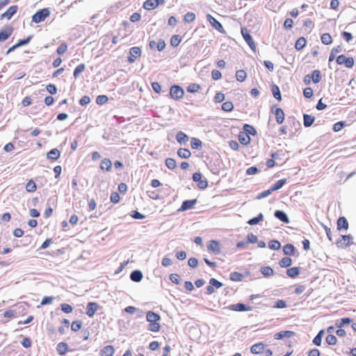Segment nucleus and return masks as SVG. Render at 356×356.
Wrapping results in <instances>:
<instances>
[{
	"label": "nucleus",
	"instance_id": "8",
	"mask_svg": "<svg viewBox=\"0 0 356 356\" xmlns=\"http://www.w3.org/2000/svg\"><path fill=\"white\" fill-rule=\"evenodd\" d=\"M229 309L236 312H245V311H251L252 307L249 306H246L243 303H237L235 305H231L229 306Z\"/></svg>",
	"mask_w": 356,
	"mask_h": 356
},
{
	"label": "nucleus",
	"instance_id": "37",
	"mask_svg": "<svg viewBox=\"0 0 356 356\" xmlns=\"http://www.w3.org/2000/svg\"><path fill=\"white\" fill-rule=\"evenodd\" d=\"M238 140L240 143L243 145H248L250 142V138L248 134L245 133H242L238 136Z\"/></svg>",
	"mask_w": 356,
	"mask_h": 356
},
{
	"label": "nucleus",
	"instance_id": "9",
	"mask_svg": "<svg viewBox=\"0 0 356 356\" xmlns=\"http://www.w3.org/2000/svg\"><path fill=\"white\" fill-rule=\"evenodd\" d=\"M13 29L11 26H6L0 31V41L6 40L12 34Z\"/></svg>",
	"mask_w": 356,
	"mask_h": 356
},
{
	"label": "nucleus",
	"instance_id": "16",
	"mask_svg": "<svg viewBox=\"0 0 356 356\" xmlns=\"http://www.w3.org/2000/svg\"><path fill=\"white\" fill-rule=\"evenodd\" d=\"M143 275L142 272L138 270H135L132 271L130 275L131 280L136 282H140L141 280L143 279Z\"/></svg>",
	"mask_w": 356,
	"mask_h": 356
},
{
	"label": "nucleus",
	"instance_id": "51",
	"mask_svg": "<svg viewBox=\"0 0 356 356\" xmlns=\"http://www.w3.org/2000/svg\"><path fill=\"white\" fill-rule=\"evenodd\" d=\"M325 341H326L327 344L333 346V345H335L337 343V337L334 335L330 334H328L326 337Z\"/></svg>",
	"mask_w": 356,
	"mask_h": 356
},
{
	"label": "nucleus",
	"instance_id": "21",
	"mask_svg": "<svg viewBox=\"0 0 356 356\" xmlns=\"http://www.w3.org/2000/svg\"><path fill=\"white\" fill-rule=\"evenodd\" d=\"M159 6L158 1L147 0L143 4V8L146 10H152Z\"/></svg>",
	"mask_w": 356,
	"mask_h": 356
},
{
	"label": "nucleus",
	"instance_id": "32",
	"mask_svg": "<svg viewBox=\"0 0 356 356\" xmlns=\"http://www.w3.org/2000/svg\"><path fill=\"white\" fill-rule=\"evenodd\" d=\"M286 179H282L280 180H278L275 184H273L270 188L272 192L277 191L280 189L286 183Z\"/></svg>",
	"mask_w": 356,
	"mask_h": 356
},
{
	"label": "nucleus",
	"instance_id": "60",
	"mask_svg": "<svg viewBox=\"0 0 356 356\" xmlns=\"http://www.w3.org/2000/svg\"><path fill=\"white\" fill-rule=\"evenodd\" d=\"M61 309L63 312L69 314L72 312L73 308L70 305L64 303L61 305Z\"/></svg>",
	"mask_w": 356,
	"mask_h": 356
},
{
	"label": "nucleus",
	"instance_id": "45",
	"mask_svg": "<svg viewBox=\"0 0 356 356\" xmlns=\"http://www.w3.org/2000/svg\"><path fill=\"white\" fill-rule=\"evenodd\" d=\"M342 50L341 47L340 46H338L337 47H334L330 54L329 56V62H332L334 60L335 56L337 53L341 52Z\"/></svg>",
	"mask_w": 356,
	"mask_h": 356
},
{
	"label": "nucleus",
	"instance_id": "20",
	"mask_svg": "<svg viewBox=\"0 0 356 356\" xmlns=\"http://www.w3.org/2000/svg\"><path fill=\"white\" fill-rule=\"evenodd\" d=\"M176 139L180 144H186L188 140V136L182 131H179L176 135Z\"/></svg>",
	"mask_w": 356,
	"mask_h": 356
},
{
	"label": "nucleus",
	"instance_id": "49",
	"mask_svg": "<svg viewBox=\"0 0 356 356\" xmlns=\"http://www.w3.org/2000/svg\"><path fill=\"white\" fill-rule=\"evenodd\" d=\"M181 38L179 35H174L172 36V38L170 39V44L172 47H176L179 44V43L181 42Z\"/></svg>",
	"mask_w": 356,
	"mask_h": 356
},
{
	"label": "nucleus",
	"instance_id": "39",
	"mask_svg": "<svg viewBox=\"0 0 356 356\" xmlns=\"http://www.w3.org/2000/svg\"><path fill=\"white\" fill-rule=\"evenodd\" d=\"M312 76V81L314 83H318L320 82L321 79V73L319 70H314L312 72V74L311 75Z\"/></svg>",
	"mask_w": 356,
	"mask_h": 356
},
{
	"label": "nucleus",
	"instance_id": "4",
	"mask_svg": "<svg viewBox=\"0 0 356 356\" xmlns=\"http://www.w3.org/2000/svg\"><path fill=\"white\" fill-rule=\"evenodd\" d=\"M241 34H242L243 38L245 40V41L247 42V44L249 45V47L251 48V49L254 51L256 49V45L254 44V42L252 36L249 33V31H248V29L246 28L243 27V28H241Z\"/></svg>",
	"mask_w": 356,
	"mask_h": 356
},
{
	"label": "nucleus",
	"instance_id": "55",
	"mask_svg": "<svg viewBox=\"0 0 356 356\" xmlns=\"http://www.w3.org/2000/svg\"><path fill=\"white\" fill-rule=\"evenodd\" d=\"M85 70V65L84 64H79L74 70V76L75 78H77L79 75L83 72Z\"/></svg>",
	"mask_w": 356,
	"mask_h": 356
},
{
	"label": "nucleus",
	"instance_id": "50",
	"mask_svg": "<svg viewBox=\"0 0 356 356\" xmlns=\"http://www.w3.org/2000/svg\"><path fill=\"white\" fill-rule=\"evenodd\" d=\"M200 89V86L199 84L191 83L187 87L186 90L188 92L194 93L198 92Z\"/></svg>",
	"mask_w": 356,
	"mask_h": 356
},
{
	"label": "nucleus",
	"instance_id": "43",
	"mask_svg": "<svg viewBox=\"0 0 356 356\" xmlns=\"http://www.w3.org/2000/svg\"><path fill=\"white\" fill-rule=\"evenodd\" d=\"M321 40L322 43L326 45L330 44L332 42V37L329 33H323L321 37Z\"/></svg>",
	"mask_w": 356,
	"mask_h": 356
},
{
	"label": "nucleus",
	"instance_id": "61",
	"mask_svg": "<svg viewBox=\"0 0 356 356\" xmlns=\"http://www.w3.org/2000/svg\"><path fill=\"white\" fill-rule=\"evenodd\" d=\"M31 38H32V36H31V35H29V36H28V37H27L26 38H25V39L19 40L16 43L17 47H22V46H23V45L27 44L30 42V40H31Z\"/></svg>",
	"mask_w": 356,
	"mask_h": 356
},
{
	"label": "nucleus",
	"instance_id": "22",
	"mask_svg": "<svg viewBox=\"0 0 356 356\" xmlns=\"http://www.w3.org/2000/svg\"><path fill=\"white\" fill-rule=\"evenodd\" d=\"M348 228V222L345 217H340L337 220V229H347Z\"/></svg>",
	"mask_w": 356,
	"mask_h": 356
},
{
	"label": "nucleus",
	"instance_id": "14",
	"mask_svg": "<svg viewBox=\"0 0 356 356\" xmlns=\"http://www.w3.org/2000/svg\"><path fill=\"white\" fill-rule=\"evenodd\" d=\"M264 348L265 344L261 342L255 343L251 346L250 352L252 354H259L262 353V351L264 350Z\"/></svg>",
	"mask_w": 356,
	"mask_h": 356
},
{
	"label": "nucleus",
	"instance_id": "25",
	"mask_svg": "<svg viewBox=\"0 0 356 356\" xmlns=\"http://www.w3.org/2000/svg\"><path fill=\"white\" fill-rule=\"evenodd\" d=\"M208 248L216 254H218L220 252V244L216 241H211Z\"/></svg>",
	"mask_w": 356,
	"mask_h": 356
},
{
	"label": "nucleus",
	"instance_id": "15",
	"mask_svg": "<svg viewBox=\"0 0 356 356\" xmlns=\"http://www.w3.org/2000/svg\"><path fill=\"white\" fill-rule=\"evenodd\" d=\"M295 334V332L290 330L281 331L275 334V339H282L284 337L290 338Z\"/></svg>",
	"mask_w": 356,
	"mask_h": 356
},
{
	"label": "nucleus",
	"instance_id": "36",
	"mask_svg": "<svg viewBox=\"0 0 356 356\" xmlns=\"http://www.w3.org/2000/svg\"><path fill=\"white\" fill-rule=\"evenodd\" d=\"M243 130L245 132V134L248 135L251 134L252 136H255L257 134L256 129L252 125L248 124H244Z\"/></svg>",
	"mask_w": 356,
	"mask_h": 356
},
{
	"label": "nucleus",
	"instance_id": "33",
	"mask_svg": "<svg viewBox=\"0 0 356 356\" xmlns=\"http://www.w3.org/2000/svg\"><path fill=\"white\" fill-rule=\"evenodd\" d=\"M306 43L307 42L305 38H299L296 42L295 47L297 50H301L305 47Z\"/></svg>",
	"mask_w": 356,
	"mask_h": 356
},
{
	"label": "nucleus",
	"instance_id": "57",
	"mask_svg": "<svg viewBox=\"0 0 356 356\" xmlns=\"http://www.w3.org/2000/svg\"><path fill=\"white\" fill-rule=\"evenodd\" d=\"M346 123L343 121H340L335 123L333 126V131L335 132L341 131L345 126Z\"/></svg>",
	"mask_w": 356,
	"mask_h": 356
},
{
	"label": "nucleus",
	"instance_id": "42",
	"mask_svg": "<svg viewBox=\"0 0 356 356\" xmlns=\"http://www.w3.org/2000/svg\"><path fill=\"white\" fill-rule=\"evenodd\" d=\"M191 146L193 149H197L202 146V143L200 139L192 138L191 141Z\"/></svg>",
	"mask_w": 356,
	"mask_h": 356
},
{
	"label": "nucleus",
	"instance_id": "26",
	"mask_svg": "<svg viewBox=\"0 0 356 356\" xmlns=\"http://www.w3.org/2000/svg\"><path fill=\"white\" fill-rule=\"evenodd\" d=\"M353 322V319L350 318H343L340 321H337L335 326L339 328H341L345 325L350 324Z\"/></svg>",
	"mask_w": 356,
	"mask_h": 356
},
{
	"label": "nucleus",
	"instance_id": "48",
	"mask_svg": "<svg viewBox=\"0 0 356 356\" xmlns=\"http://www.w3.org/2000/svg\"><path fill=\"white\" fill-rule=\"evenodd\" d=\"M230 280L234 282H240L242 280L243 275L238 272H233L230 274Z\"/></svg>",
	"mask_w": 356,
	"mask_h": 356
},
{
	"label": "nucleus",
	"instance_id": "44",
	"mask_svg": "<svg viewBox=\"0 0 356 356\" xmlns=\"http://www.w3.org/2000/svg\"><path fill=\"white\" fill-rule=\"evenodd\" d=\"M292 260L291 258L286 257H283L280 261V266L282 268H286L291 265Z\"/></svg>",
	"mask_w": 356,
	"mask_h": 356
},
{
	"label": "nucleus",
	"instance_id": "11",
	"mask_svg": "<svg viewBox=\"0 0 356 356\" xmlns=\"http://www.w3.org/2000/svg\"><path fill=\"white\" fill-rule=\"evenodd\" d=\"M274 216L275 218H277L280 221H282L284 223H289L290 222L288 216L283 211L276 210L274 213Z\"/></svg>",
	"mask_w": 356,
	"mask_h": 356
},
{
	"label": "nucleus",
	"instance_id": "59",
	"mask_svg": "<svg viewBox=\"0 0 356 356\" xmlns=\"http://www.w3.org/2000/svg\"><path fill=\"white\" fill-rule=\"evenodd\" d=\"M274 308H277V309H282V308H285L286 307V303L284 300H278L275 302L274 306H273Z\"/></svg>",
	"mask_w": 356,
	"mask_h": 356
},
{
	"label": "nucleus",
	"instance_id": "3",
	"mask_svg": "<svg viewBox=\"0 0 356 356\" xmlns=\"http://www.w3.org/2000/svg\"><path fill=\"white\" fill-rule=\"evenodd\" d=\"M337 63L339 65H344L346 67L351 68L354 65V59L352 57H346L342 54L337 58Z\"/></svg>",
	"mask_w": 356,
	"mask_h": 356
},
{
	"label": "nucleus",
	"instance_id": "63",
	"mask_svg": "<svg viewBox=\"0 0 356 356\" xmlns=\"http://www.w3.org/2000/svg\"><path fill=\"white\" fill-rule=\"evenodd\" d=\"M170 280L172 281V282L176 284H179L180 283V277L176 273L171 274L170 275Z\"/></svg>",
	"mask_w": 356,
	"mask_h": 356
},
{
	"label": "nucleus",
	"instance_id": "47",
	"mask_svg": "<svg viewBox=\"0 0 356 356\" xmlns=\"http://www.w3.org/2000/svg\"><path fill=\"white\" fill-rule=\"evenodd\" d=\"M236 78L238 81H243L246 78V72L243 70H239L236 71Z\"/></svg>",
	"mask_w": 356,
	"mask_h": 356
},
{
	"label": "nucleus",
	"instance_id": "7",
	"mask_svg": "<svg viewBox=\"0 0 356 356\" xmlns=\"http://www.w3.org/2000/svg\"><path fill=\"white\" fill-rule=\"evenodd\" d=\"M141 54V50L138 47H131L129 50V56H128V61L130 63H134L136 59Z\"/></svg>",
	"mask_w": 356,
	"mask_h": 356
},
{
	"label": "nucleus",
	"instance_id": "19",
	"mask_svg": "<svg viewBox=\"0 0 356 356\" xmlns=\"http://www.w3.org/2000/svg\"><path fill=\"white\" fill-rule=\"evenodd\" d=\"M314 117L308 114L303 115V124L305 127H309L314 122Z\"/></svg>",
	"mask_w": 356,
	"mask_h": 356
},
{
	"label": "nucleus",
	"instance_id": "52",
	"mask_svg": "<svg viewBox=\"0 0 356 356\" xmlns=\"http://www.w3.org/2000/svg\"><path fill=\"white\" fill-rule=\"evenodd\" d=\"M222 109L226 112H230L234 109V105L232 102H225L222 105Z\"/></svg>",
	"mask_w": 356,
	"mask_h": 356
},
{
	"label": "nucleus",
	"instance_id": "24",
	"mask_svg": "<svg viewBox=\"0 0 356 356\" xmlns=\"http://www.w3.org/2000/svg\"><path fill=\"white\" fill-rule=\"evenodd\" d=\"M112 163L108 159H104L101 161L100 168L104 171H109L111 169Z\"/></svg>",
	"mask_w": 356,
	"mask_h": 356
},
{
	"label": "nucleus",
	"instance_id": "12",
	"mask_svg": "<svg viewBox=\"0 0 356 356\" xmlns=\"http://www.w3.org/2000/svg\"><path fill=\"white\" fill-rule=\"evenodd\" d=\"M17 6H12L5 13H3L1 15V17L7 18L8 19H10L17 13Z\"/></svg>",
	"mask_w": 356,
	"mask_h": 356
},
{
	"label": "nucleus",
	"instance_id": "62",
	"mask_svg": "<svg viewBox=\"0 0 356 356\" xmlns=\"http://www.w3.org/2000/svg\"><path fill=\"white\" fill-rule=\"evenodd\" d=\"M54 298L51 297V296H44L42 298L40 304L42 305H46L51 304L53 300H54Z\"/></svg>",
	"mask_w": 356,
	"mask_h": 356
},
{
	"label": "nucleus",
	"instance_id": "5",
	"mask_svg": "<svg viewBox=\"0 0 356 356\" xmlns=\"http://www.w3.org/2000/svg\"><path fill=\"white\" fill-rule=\"evenodd\" d=\"M207 19L211 24V26L215 28L217 31H218L221 33H225V31L222 26V25L211 15L207 14Z\"/></svg>",
	"mask_w": 356,
	"mask_h": 356
},
{
	"label": "nucleus",
	"instance_id": "29",
	"mask_svg": "<svg viewBox=\"0 0 356 356\" xmlns=\"http://www.w3.org/2000/svg\"><path fill=\"white\" fill-rule=\"evenodd\" d=\"M300 274V269L298 267H293L286 270V275L292 278L297 277Z\"/></svg>",
	"mask_w": 356,
	"mask_h": 356
},
{
	"label": "nucleus",
	"instance_id": "56",
	"mask_svg": "<svg viewBox=\"0 0 356 356\" xmlns=\"http://www.w3.org/2000/svg\"><path fill=\"white\" fill-rule=\"evenodd\" d=\"M209 284L212 285L213 288L219 289L223 286V284L215 278H211Z\"/></svg>",
	"mask_w": 356,
	"mask_h": 356
},
{
	"label": "nucleus",
	"instance_id": "34",
	"mask_svg": "<svg viewBox=\"0 0 356 356\" xmlns=\"http://www.w3.org/2000/svg\"><path fill=\"white\" fill-rule=\"evenodd\" d=\"M264 219V215L260 213L257 217L252 218L248 221L250 225H255L262 221Z\"/></svg>",
	"mask_w": 356,
	"mask_h": 356
},
{
	"label": "nucleus",
	"instance_id": "58",
	"mask_svg": "<svg viewBox=\"0 0 356 356\" xmlns=\"http://www.w3.org/2000/svg\"><path fill=\"white\" fill-rule=\"evenodd\" d=\"M108 97L106 95H99L96 98V103L99 105H102L108 101Z\"/></svg>",
	"mask_w": 356,
	"mask_h": 356
},
{
	"label": "nucleus",
	"instance_id": "53",
	"mask_svg": "<svg viewBox=\"0 0 356 356\" xmlns=\"http://www.w3.org/2000/svg\"><path fill=\"white\" fill-rule=\"evenodd\" d=\"M160 324L158 322L149 323L148 325V330L152 332H158L160 330Z\"/></svg>",
	"mask_w": 356,
	"mask_h": 356
},
{
	"label": "nucleus",
	"instance_id": "64",
	"mask_svg": "<svg viewBox=\"0 0 356 356\" xmlns=\"http://www.w3.org/2000/svg\"><path fill=\"white\" fill-rule=\"evenodd\" d=\"M67 49V46L66 44H61L58 48H57V54L59 55L63 54Z\"/></svg>",
	"mask_w": 356,
	"mask_h": 356
},
{
	"label": "nucleus",
	"instance_id": "2",
	"mask_svg": "<svg viewBox=\"0 0 356 356\" xmlns=\"http://www.w3.org/2000/svg\"><path fill=\"white\" fill-rule=\"evenodd\" d=\"M170 95L172 99L178 100L183 97L184 91L179 86L174 85L170 88Z\"/></svg>",
	"mask_w": 356,
	"mask_h": 356
},
{
	"label": "nucleus",
	"instance_id": "18",
	"mask_svg": "<svg viewBox=\"0 0 356 356\" xmlns=\"http://www.w3.org/2000/svg\"><path fill=\"white\" fill-rule=\"evenodd\" d=\"M60 151L56 149V148H54V149H51L47 154V157L48 159H50V160H57L59 156H60Z\"/></svg>",
	"mask_w": 356,
	"mask_h": 356
},
{
	"label": "nucleus",
	"instance_id": "10",
	"mask_svg": "<svg viewBox=\"0 0 356 356\" xmlns=\"http://www.w3.org/2000/svg\"><path fill=\"white\" fill-rule=\"evenodd\" d=\"M196 202H197V200L195 199L185 200L182 202V204H181V207L178 209V211H184L191 209L193 208V207L196 204Z\"/></svg>",
	"mask_w": 356,
	"mask_h": 356
},
{
	"label": "nucleus",
	"instance_id": "31",
	"mask_svg": "<svg viewBox=\"0 0 356 356\" xmlns=\"http://www.w3.org/2000/svg\"><path fill=\"white\" fill-rule=\"evenodd\" d=\"M283 252L286 255H293L295 252V247L292 244H286L283 247Z\"/></svg>",
	"mask_w": 356,
	"mask_h": 356
},
{
	"label": "nucleus",
	"instance_id": "54",
	"mask_svg": "<svg viewBox=\"0 0 356 356\" xmlns=\"http://www.w3.org/2000/svg\"><path fill=\"white\" fill-rule=\"evenodd\" d=\"M184 19L186 22H192L195 19V14L193 12H188L184 15Z\"/></svg>",
	"mask_w": 356,
	"mask_h": 356
},
{
	"label": "nucleus",
	"instance_id": "41",
	"mask_svg": "<svg viewBox=\"0 0 356 356\" xmlns=\"http://www.w3.org/2000/svg\"><path fill=\"white\" fill-rule=\"evenodd\" d=\"M165 165L170 170H174L177 167L176 161L172 158H168L165 161Z\"/></svg>",
	"mask_w": 356,
	"mask_h": 356
},
{
	"label": "nucleus",
	"instance_id": "35",
	"mask_svg": "<svg viewBox=\"0 0 356 356\" xmlns=\"http://www.w3.org/2000/svg\"><path fill=\"white\" fill-rule=\"evenodd\" d=\"M26 191L28 193H33L35 191L37 187L36 184L33 179H30L26 184Z\"/></svg>",
	"mask_w": 356,
	"mask_h": 356
},
{
	"label": "nucleus",
	"instance_id": "17",
	"mask_svg": "<svg viewBox=\"0 0 356 356\" xmlns=\"http://www.w3.org/2000/svg\"><path fill=\"white\" fill-rule=\"evenodd\" d=\"M275 115L276 118V122L278 124H282L284 120V113L283 110L280 108H277L275 111Z\"/></svg>",
	"mask_w": 356,
	"mask_h": 356
},
{
	"label": "nucleus",
	"instance_id": "40",
	"mask_svg": "<svg viewBox=\"0 0 356 356\" xmlns=\"http://www.w3.org/2000/svg\"><path fill=\"white\" fill-rule=\"evenodd\" d=\"M271 91H272V93L273 95V97L277 99L278 101H281L282 99V96H281V93H280V88L278 86L274 85L273 87H272V89H271Z\"/></svg>",
	"mask_w": 356,
	"mask_h": 356
},
{
	"label": "nucleus",
	"instance_id": "6",
	"mask_svg": "<svg viewBox=\"0 0 356 356\" xmlns=\"http://www.w3.org/2000/svg\"><path fill=\"white\" fill-rule=\"evenodd\" d=\"M193 180L195 182H198V187L201 189H204L208 186L207 181L202 179V174L200 172H195L193 175Z\"/></svg>",
	"mask_w": 356,
	"mask_h": 356
},
{
	"label": "nucleus",
	"instance_id": "27",
	"mask_svg": "<svg viewBox=\"0 0 356 356\" xmlns=\"http://www.w3.org/2000/svg\"><path fill=\"white\" fill-rule=\"evenodd\" d=\"M68 346L65 342H60L57 345L56 350L59 355H63L67 351Z\"/></svg>",
	"mask_w": 356,
	"mask_h": 356
},
{
	"label": "nucleus",
	"instance_id": "1",
	"mask_svg": "<svg viewBox=\"0 0 356 356\" xmlns=\"http://www.w3.org/2000/svg\"><path fill=\"white\" fill-rule=\"evenodd\" d=\"M50 15V11L48 8H42L37 11L32 16V22L35 23H40L49 17Z\"/></svg>",
	"mask_w": 356,
	"mask_h": 356
},
{
	"label": "nucleus",
	"instance_id": "46",
	"mask_svg": "<svg viewBox=\"0 0 356 356\" xmlns=\"http://www.w3.org/2000/svg\"><path fill=\"white\" fill-rule=\"evenodd\" d=\"M268 248L273 250H280L281 243L277 240H272L268 243Z\"/></svg>",
	"mask_w": 356,
	"mask_h": 356
},
{
	"label": "nucleus",
	"instance_id": "38",
	"mask_svg": "<svg viewBox=\"0 0 356 356\" xmlns=\"http://www.w3.org/2000/svg\"><path fill=\"white\" fill-rule=\"evenodd\" d=\"M323 334H324L323 330H321L318 332V333L316 334V336L313 339L314 344H315L317 346H321Z\"/></svg>",
	"mask_w": 356,
	"mask_h": 356
},
{
	"label": "nucleus",
	"instance_id": "30",
	"mask_svg": "<svg viewBox=\"0 0 356 356\" xmlns=\"http://www.w3.org/2000/svg\"><path fill=\"white\" fill-rule=\"evenodd\" d=\"M177 154L182 159H188L191 156V153L188 149L180 148L177 151Z\"/></svg>",
	"mask_w": 356,
	"mask_h": 356
},
{
	"label": "nucleus",
	"instance_id": "28",
	"mask_svg": "<svg viewBox=\"0 0 356 356\" xmlns=\"http://www.w3.org/2000/svg\"><path fill=\"white\" fill-rule=\"evenodd\" d=\"M260 271L264 276L267 277H270L274 274L273 269L270 266H263L261 268Z\"/></svg>",
	"mask_w": 356,
	"mask_h": 356
},
{
	"label": "nucleus",
	"instance_id": "23",
	"mask_svg": "<svg viewBox=\"0 0 356 356\" xmlns=\"http://www.w3.org/2000/svg\"><path fill=\"white\" fill-rule=\"evenodd\" d=\"M114 348L112 346H105L100 352L101 356H113Z\"/></svg>",
	"mask_w": 356,
	"mask_h": 356
},
{
	"label": "nucleus",
	"instance_id": "13",
	"mask_svg": "<svg viewBox=\"0 0 356 356\" xmlns=\"http://www.w3.org/2000/svg\"><path fill=\"white\" fill-rule=\"evenodd\" d=\"M146 319L149 323L159 322L161 316L152 311H149L146 314Z\"/></svg>",
	"mask_w": 356,
	"mask_h": 356
}]
</instances>
